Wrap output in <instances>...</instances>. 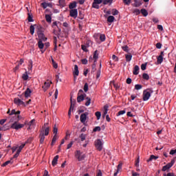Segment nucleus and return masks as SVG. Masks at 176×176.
<instances>
[{
	"instance_id": "1",
	"label": "nucleus",
	"mask_w": 176,
	"mask_h": 176,
	"mask_svg": "<svg viewBox=\"0 0 176 176\" xmlns=\"http://www.w3.org/2000/svg\"><path fill=\"white\" fill-rule=\"evenodd\" d=\"M152 93H153V89H147L143 91L142 95V100L143 101H148L149 98H151V96L152 95Z\"/></svg>"
},
{
	"instance_id": "2",
	"label": "nucleus",
	"mask_w": 176,
	"mask_h": 176,
	"mask_svg": "<svg viewBox=\"0 0 176 176\" xmlns=\"http://www.w3.org/2000/svg\"><path fill=\"white\" fill-rule=\"evenodd\" d=\"M58 22L54 21L52 23V28H54L53 30V34L56 35V36H58L61 32V28H58V25H57Z\"/></svg>"
},
{
	"instance_id": "3",
	"label": "nucleus",
	"mask_w": 176,
	"mask_h": 176,
	"mask_svg": "<svg viewBox=\"0 0 176 176\" xmlns=\"http://www.w3.org/2000/svg\"><path fill=\"white\" fill-rule=\"evenodd\" d=\"M86 94L83 92V89H80L78 93L77 102H82L87 98Z\"/></svg>"
},
{
	"instance_id": "4",
	"label": "nucleus",
	"mask_w": 176,
	"mask_h": 176,
	"mask_svg": "<svg viewBox=\"0 0 176 176\" xmlns=\"http://www.w3.org/2000/svg\"><path fill=\"white\" fill-rule=\"evenodd\" d=\"M25 124H25H20L19 123V121H15L11 124L10 129H12L13 130H20V129H23Z\"/></svg>"
},
{
	"instance_id": "5",
	"label": "nucleus",
	"mask_w": 176,
	"mask_h": 176,
	"mask_svg": "<svg viewBox=\"0 0 176 176\" xmlns=\"http://www.w3.org/2000/svg\"><path fill=\"white\" fill-rule=\"evenodd\" d=\"M75 157L78 162H82L86 157V155L83 154L80 150H77L75 152Z\"/></svg>"
},
{
	"instance_id": "6",
	"label": "nucleus",
	"mask_w": 176,
	"mask_h": 176,
	"mask_svg": "<svg viewBox=\"0 0 176 176\" xmlns=\"http://www.w3.org/2000/svg\"><path fill=\"white\" fill-rule=\"evenodd\" d=\"M46 124H48L45 123L41 130L40 131V134H39L40 144H43V142H45V130L43 129H45V127L46 126Z\"/></svg>"
},
{
	"instance_id": "7",
	"label": "nucleus",
	"mask_w": 176,
	"mask_h": 176,
	"mask_svg": "<svg viewBox=\"0 0 176 176\" xmlns=\"http://www.w3.org/2000/svg\"><path fill=\"white\" fill-rule=\"evenodd\" d=\"M102 145H104V144H102V141H101V140L98 139L95 141V146L99 152L102 151Z\"/></svg>"
},
{
	"instance_id": "8",
	"label": "nucleus",
	"mask_w": 176,
	"mask_h": 176,
	"mask_svg": "<svg viewBox=\"0 0 176 176\" xmlns=\"http://www.w3.org/2000/svg\"><path fill=\"white\" fill-rule=\"evenodd\" d=\"M14 104L16 105H18V107H27V104H25V102H24L23 100H21L19 98H15L14 99Z\"/></svg>"
},
{
	"instance_id": "9",
	"label": "nucleus",
	"mask_w": 176,
	"mask_h": 176,
	"mask_svg": "<svg viewBox=\"0 0 176 176\" xmlns=\"http://www.w3.org/2000/svg\"><path fill=\"white\" fill-rule=\"evenodd\" d=\"M87 116H89L88 112H85L80 115V120L81 123H83L84 124H85V123H86V120H87Z\"/></svg>"
},
{
	"instance_id": "10",
	"label": "nucleus",
	"mask_w": 176,
	"mask_h": 176,
	"mask_svg": "<svg viewBox=\"0 0 176 176\" xmlns=\"http://www.w3.org/2000/svg\"><path fill=\"white\" fill-rule=\"evenodd\" d=\"M69 16L70 17H73V19H76L78 17V9L70 10Z\"/></svg>"
},
{
	"instance_id": "11",
	"label": "nucleus",
	"mask_w": 176,
	"mask_h": 176,
	"mask_svg": "<svg viewBox=\"0 0 176 176\" xmlns=\"http://www.w3.org/2000/svg\"><path fill=\"white\" fill-rule=\"evenodd\" d=\"M73 75L74 78L76 76H79V67H78V65H74V71L73 72Z\"/></svg>"
},
{
	"instance_id": "12",
	"label": "nucleus",
	"mask_w": 176,
	"mask_h": 176,
	"mask_svg": "<svg viewBox=\"0 0 176 176\" xmlns=\"http://www.w3.org/2000/svg\"><path fill=\"white\" fill-rule=\"evenodd\" d=\"M51 83H52V82H50V81H47L44 83V85L42 87L44 91H46L47 90V89H49V87H50Z\"/></svg>"
},
{
	"instance_id": "13",
	"label": "nucleus",
	"mask_w": 176,
	"mask_h": 176,
	"mask_svg": "<svg viewBox=\"0 0 176 176\" xmlns=\"http://www.w3.org/2000/svg\"><path fill=\"white\" fill-rule=\"evenodd\" d=\"M58 157H59L58 155H56V156L54 157V159H53V160H52V164L53 167H54L55 166L57 165V162H58Z\"/></svg>"
},
{
	"instance_id": "14",
	"label": "nucleus",
	"mask_w": 176,
	"mask_h": 176,
	"mask_svg": "<svg viewBox=\"0 0 176 176\" xmlns=\"http://www.w3.org/2000/svg\"><path fill=\"white\" fill-rule=\"evenodd\" d=\"M31 93H32V91L30 90V89L27 88L26 90L25 91V97L26 98H28V97H30Z\"/></svg>"
},
{
	"instance_id": "15",
	"label": "nucleus",
	"mask_w": 176,
	"mask_h": 176,
	"mask_svg": "<svg viewBox=\"0 0 176 176\" xmlns=\"http://www.w3.org/2000/svg\"><path fill=\"white\" fill-rule=\"evenodd\" d=\"M133 74V75H138V74H140V67H138V65L134 67Z\"/></svg>"
},
{
	"instance_id": "16",
	"label": "nucleus",
	"mask_w": 176,
	"mask_h": 176,
	"mask_svg": "<svg viewBox=\"0 0 176 176\" xmlns=\"http://www.w3.org/2000/svg\"><path fill=\"white\" fill-rule=\"evenodd\" d=\"M159 159V157L155 156L154 155H151L148 160H146L147 163H149V162H152L153 160H157Z\"/></svg>"
},
{
	"instance_id": "17",
	"label": "nucleus",
	"mask_w": 176,
	"mask_h": 176,
	"mask_svg": "<svg viewBox=\"0 0 176 176\" xmlns=\"http://www.w3.org/2000/svg\"><path fill=\"white\" fill-rule=\"evenodd\" d=\"M47 124L45 125V126L44 127L43 130H44V135H49V133L50 131V127L47 126Z\"/></svg>"
},
{
	"instance_id": "18",
	"label": "nucleus",
	"mask_w": 176,
	"mask_h": 176,
	"mask_svg": "<svg viewBox=\"0 0 176 176\" xmlns=\"http://www.w3.org/2000/svg\"><path fill=\"white\" fill-rule=\"evenodd\" d=\"M76 5H77L76 1H73L69 3V8L71 9V10H72L75 9V8H76Z\"/></svg>"
},
{
	"instance_id": "19",
	"label": "nucleus",
	"mask_w": 176,
	"mask_h": 176,
	"mask_svg": "<svg viewBox=\"0 0 176 176\" xmlns=\"http://www.w3.org/2000/svg\"><path fill=\"white\" fill-rule=\"evenodd\" d=\"M108 108H109V106L108 104H106L104 106V113H103V118H105V116L107 113H108Z\"/></svg>"
},
{
	"instance_id": "20",
	"label": "nucleus",
	"mask_w": 176,
	"mask_h": 176,
	"mask_svg": "<svg viewBox=\"0 0 176 176\" xmlns=\"http://www.w3.org/2000/svg\"><path fill=\"white\" fill-rule=\"evenodd\" d=\"M106 38L105 34L99 33V39L100 42H105Z\"/></svg>"
},
{
	"instance_id": "21",
	"label": "nucleus",
	"mask_w": 176,
	"mask_h": 176,
	"mask_svg": "<svg viewBox=\"0 0 176 176\" xmlns=\"http://www.w3.org/2000/svg\"><path fill=\"white\" fill-rule=\"evenodd\" d=\"M125 58L126 61L129 63V61H131V58H133V55H131V54H125Z\"/></svg>"
},
{
	"instance_id": "22",
	"label": "nucleus",
	"mask_w": 176,
	"mask_h": 176,
	"mask_svg": "<svg viewBox=\"0 0 176 176\" xmlns=\"http://www.w3.org/2000/svg\"><path fill=\"white\" fill-rule=\"evenodd\" d=\"M58 138V136H57V135H54L52 142H51V146H53V145H54V144H56V142L57 141V139Z\"/></svg>"
},
{
	"instance_id": "23",
	"label": "nucleus",
	"mask_w": 176,
	"mask_h": 176,
	"mask_svg": "<svg viewBox=\"0 0 176 176\" xmlns=\"http://www.w3.org/2000/svg\"><path fill=\"white\" fill-rule=\"evenodd\" d=\"M70 102H71V106H70V109L68 111V115L69 116H71V110L74 109V102L72 101V97L70 98Z\"/></svg>"
},
{
	"instance_id": "24",
	"label": "nucleus",
	"mask_w": 176,
	"mask_h": 176,
	"mask_svg": "<svg viewBox=\"0 0 176 176\" xmlns=\"http://www.w3.org/2000/svg\"><path fill=\"white\" fill-rule=\"evenodd\" d=\"M94 63H96L97 61V60H98V51L96 50L94 52Z\"/></svg>"
},
{
	"instance_id": "25",
	"label": "nucleus",
	"mask_w": 176,
	"mask_h": 176,
	"mask_svg": "<svg viewBox=\"0 0 176 176\" xmlns=\"http://www.w3.org/2000/svg\"><path fill=\"white\" fill-rule=\"evenodd\" d=\"M86 102H85V107H89L90 104H91V98L87 97L85 98Z\"/></svg>"
},
{
	"instance_id": "26",
	"label": "nucleus",
	"mask_w": 176,
	"mask_h": 176,
	"mask_svg": "<svg viewBox=\"0 0 176 176\" xmlns=\"http://www.w3.org/2000/svg\"><path fill=\"white\" fill-rule=\"evenodd\" d=\"M140 13H142V14L144 16L146 17V16H148V11L145 9V8H142L140 10Z\"/></svg>"
},
{
	"instance_id": "27",
	"label": "nucleus",
	"mask_w": 176,
	"mask_h": 176,
	"mask_svg": "<svg viewBox=\"0 0 176 176\" xmlns=\"http://www.w3.org/2000/svg\"><path fill=\"white\" fill-rule=\"evenodd\" d=\"M134 5L135 6V8H138L140 6H141V5H142V3H141V1L140 0H134Z\"/></svg>"
},
{
	"instance_id": "28",
	"label": "nucleus",
	"mask_w": 176,
	"mask_h": 176,
	"mask_svg": "<svg viewBox=\"0 0 176 176\" xmlns=\"http://www.w3.org/2000/svg\"><path fill=\"white\" fill-rule=\"evenodd\" d=\"M108 23H113L115 21V16H109L107 18Z\"/></svg>"
},
{
	"instance_id": "29",
	"label": "nucleus",
	"mask_w": 176,
	"mask_h": 176,
	"mask_svg": "<svg viewBox=\"0 0 176 176\" xmlns=\"http://www.w3.org/2000/svg\"><path fill=\"white\" fill-rule=\"evenodd\" d=\"M45 20H46L47 23H52V16H50V14H46Z\"/></svg>"
},
{
	"instance_id": "30",
	"label": "nucleus",
	"mask_w": 176,
	"mask_h": 176,
	"mask_svg": "<svg viewBox=\"0 0 176 176\" xmlns=\"http://www.w3.org/2000/svg\"><path fill=\"white\" fill-rule=\"evenodd\" d=\"M170 168L171 166L168 164H167L162 167V171H167V170H170Z\"/></svg>"
},
{
	"instance_id": "31",
	"label": "nucleus",
	"mask_w": 176,
	"mask_h": 176,
	"mask_svg": "<svg viewBox=\"0 0 176 176\" xmlns=\"http://www.w3.org/2000/svg\"><path fill=\"white\" fill-rule=\"evenodd\" d=\"M30 30L31 35H34V33L35 32V26L34 25H31L30 27Z\"/></svg>"
},
{
	"instance_id": "32",
	"label": "nucleus",
	"mask_w": 176,
	"mask_h": 176,
	"mask_svg": "<svg viewBox=\"0 0 176 176\" xmlns=\"http://www.w3.org/2000/svg\"><path fill=\"white\" fill-rule=\"evenodd\" d=\"M22 79H23V80H28V72H25V74H23Z\"/></svg>"
},
{
	"instance_id": "33",
	"label": "nucleus",
	"mask_w": 176,
	"mask_h": 176,
	"mask_svg": "<svg viewBox=\"0 0 176 176\" xmlns=\"http://www.w3.org/2000/svg\"><path fill=\"white\" fill-rule=\"evenodd\" d=\"M83 90L85 93H87V91H89V84L87 82L85 83Z\"/></svg>"
},
{
	"instance_id": "34",
	"label": "nucleus",
	"mask_w": 176,
	"mask_h": 176,
	"mask_svg": "<svg viewBox=\"0 0 176 176\" xmlns=\"http://www.w3.org/2000/svg\"><path fill=\"white\" fill-rule=\"evenodd\" d=\"M157 62L158 64H162L163 63V56H157Z\"/></svg>"
},
{
	"instance_id": "35",
	"label": "nucleus",
	"mask_w": 176,
	"mask_h": 176,
	"mask_svg": "<svg viewBox=\"0 0 176 176\" xmlns=\"http://www.w3.org/2000/svg\"><path fill=\"white\" fill-rule=\"evenodd\" d=\"M58 2H59L60 6H61L62 8H65V5H66L65 0H59Z\"/></svg>"
},
{
	"instance_id": "36",
	"label": "nucleus",
	"mask_w": 176,
	"mask_h": 176,
	"mask_svg": "<svg viewBox=\"0 0 176 176\" xmlns=\"http://www.w3.org/2000/svg\"><path fill=\"white\" fill-rule=\"evenodd\" d=\"M28 63H29L28 69H29V71H32V67H33V65H32V63H33L32 60L30 59L28 60Z\"/></svg>"
},
{
	"instance_id": "37",
	"label": "nucleus",
	"mask_w": 176,
	"mask_h": 176,
	"mask_svg": "<svg viewBox=\"0 0 176 176\" xmlns=\"http://www.w3.org/2000/svg\"><path fill=\"white\" fill-rule=\"evenodd\" d=\"M27 144V142L24 144H22L19 147V149L16 151V152H19V153L21 152V151H23V148H24V146H25V144Z\"/></svg>"
},
{
	"instance_id": "38",
	"label": "nucleus",
	"mask_w": 176,
	"mask_h": 176,
	"mask_svg": "<svg viewBox=\"0 0 176 176\" xmlns=\"http://www.w3.org/2000/svg\"><path fill=\"white\" fill-rule=\"evenodd\" d=\"M111 14H113V16H118V14H119V11L116 9H113L111 10Z\"/></svg>"
},
{
	"instance_id": "39",
	"label": "nucleus",
	"mask_w": 176,
	"mask_h": 176,
	"mask_svg": "<svg viewBox=\"0 0 176 176\" xmlns=\"http://www.w3.org/2000/svg\"><path fill=\"white\" fill-rule=\"evenodd\" d=\"M52 65L54 67V68H55V69H57V68H58V65L57 64V63H56L54 61V59L52 58Z\"/></svg>"
},
{
	"instance_id": "40",
	"label": "nucleus",
	"mask_w": 176,
	"mask_h": 176,
	"mask_svg": "<svg viewBox=\"0 0 176 176\" xmlns=\"http://www.w3.org/2000/svg\"><path fill=\"white\" fill-rule=\"evenodd\" d=\"M142 78L145 80H149V75L146 73H144V74H142Z\"/></svg>"
},
{
	"instance_id": "41",
	"label": "nucleus",
	"mask_w": 176,
	"mask_h": 176,
	"mask_svg": "<svg viewBox=\"0 0 176 176\" xmlns=\"http://www.w3.org/2000/svg\"><path fill=\"white\" fill-rule=\"evenodd\" d=\"M94 38L96 41V42H98V39H100V33H95L94 35Z\"/></svg>"
},
{
	"instance_id": "42",
	"label": "nucleus",
	"mask_w": 176,
	"mask_h": 176,
	"mask_svg": "<svg viewBox=\"0 0 176 176\" xmlns=\"http://www.w3.org/2000/svg\"><path fill=\"white\" fill-rule=\"evenodd\" d=\"M95 115H96V118H97V120H100V119L101 118V112H100V111H96V112L95 113Z\"/></svg>"
},
{
	"instance_id": "43",
	"label": "nucleus",
	"mask_w": 176,
	"mask_h": 176,
	"mask_svg": "<svg viewBox=\"0 0 176 176\" xmlns=\"http://www.w3.org/2000/svg\"><path fill=\"white\" fill-rule=\"evenodd\" d=\"M98 5V3L94 1L92 3V8H94V9H100V6Z\"/></svg>"
},
{
	"instance_id": "44",
	"label": "nucleus",
	"mask_w": 176,
	"mask_h": 176,
	"mask_svg": "<svg viewBox=\"0 0 176 176\" xmlns=\"http://www.w3.org/2000/svg\"><path fill=\"white\" fill-rule=\"evenodd\" d=\"M135 167H140V155L138 156V158L135 160Z\"/></svg>"
},
{
	"instance_id": "45",
	"label": "nucleus",
	"mask_w": 176,
	"mask_h": 176,
	"mask_svg": "<svg viewBox=\"0 0 176 176\" xmlns=\"http://www.w3.org/2000/svg\"><path fill=\"white\" fill-rule=\"evenodd\" d=\"M53 133H54V135H57V133H58V129L57 128L56 124L54 126Z\"/></svg>"
},
{
	"instance_id": "46",
	"label": "nucleus",
	"mask_w": 176,
	"mask_h": 176,
	"mask_svg": "<svg viewBox=\"0 0 176 176\" xmlns=\"http://www.w3.org/2000/svg\"><path fill=\"white\" fill-rule=\"evenodd\" d=\"M124 113H126V110H121V111L118 112L116 116H120L122 115H124Z\"/></svg>"
},
{
	"instance_id": "47",
	"label": "nucleus",
	"mask_w": 176,
	"mask_h": 176,
	"mask_svg": "<svg viewBox=\"0 0 176 176\" xmlns=\"http://www.w3.org/2000/svg\"><path fill=\"white\" fill-rule=\"evenodd\" d=\"M113 1V0H104L103 5H108V3H110V5H111Z\"/></svg>"
},
{
	"instance_id": "48",
	"label": "nucleus",
	"mask_w": 176,
	"mask_h": 176,
	"mask_svg": "<svg viewBox=\"0 0 176 176\" xmlns=\"http://www.w3.org/2000/svg\"><path fill=\"white\" fill-rule=\"evenodd\" d=\"M135 90H141V89H142V85H141L140 84H136L135 85Z\"/></svg>"
},
{
	"instance_id": "49",
	"label": "nucleus",
	"mask_w": 176,
	"mask_h": 176,
	"mask_svg": "<svg viewBox=\"0 0 176 176\" xmlns=\"http://www.w3.org/2000/svg\"><path fill=\"white\" fill-rule=\"evenodd\" d=\"M133 13L134 14H135V16H138V14L141 13V11L139 9L136 8L133 10Z\"/></svg>"
},
{
	"instance_id": "50",
	"label": "nucleus",
	"mask_w": 176,
	"mask_h": 176,
	"mask_svg": "<svg viewBox=\"0 0 176 176\" xmlns=\"http://www.w3.org/2000/svg\"><path fill=\"white\" fill-rule=\"evenodd\" d=\"M45 45L43 44V43L42 42V41H38V47L40 49H43Z\"/></svg>"
},
{
	"instance_id": "51",
	"label": "nucleus",
	"mask_w": 176,
	"mask_h": 176,
	"mask_svg": "<svg viewBox=\"0 0 176 176\" xmlns=\"http://www.w3.org/2000/svg\"><path fill=\"white\" fill-rule=\"evenodd\" d=\"M10 163H12V161L8 160V161L4 162L1 166H2V167H6V166H8V164H10Z\"/></svg>"
},
{
	"instance_id": "52",
	"label": "nucleus",
	"mask_w": 176,
	"mask_h": 176,
	"mask_svg": "<svg viewBox=\"0 0 176 176\" xmlns=\"http://www.w3.org/2000/svg\"><path fill=\"white\" fill-rule=\"evenodd\" d=\"M122 50H124V52H126V53H129V46H127V45L122 46Z\"/></svg>"
},
{
	"instance_id": "53",
	"label": "nucleus",
	"mask_w": 176,
	"mask_h": 176,
	"mask_svg": "<svg viewBox=\"0 0 176 176\" xmlns=\"http://www.w3.org/2000/svg\"><path fill=\"white\" fill-rule=\"evenodd\" d=\"M93 131L96 133V131H101V127L100 126H96L94 129Z\"/></svg>"
},
{
	"instance_id": "54",
	"label": "nucleus",
	"mask_w": 176,
	"mask_h": 176,
	"mask_svg": "<svg viewBox=\"0 0 176 176\" xmlns=\"http://www.w3.org/2000/svg\"><path fill=\"white\" fill-rule=\"evenodd\" d=\"M83 19H85V16L83 15H80L78 18H77V21H78V23H80V20H83Z\"/></svg>"
},
{
	"instance_id": "55",
	"label": "nucleus",
	"mask_w": 176,
	"mask_h": 176,
	"mask_svg": "<svg viewBox=\"0 0 176 176\" xmlns=\"http://www.w3.org/2000/svg\"><path fill=\"white\" fill-rule=\"evenodd\" d=\"M81 49L84 52H89V50H87V47L85 45H81Z\"/></svg>"
},
{
	"instance_id": "56",
	"label": "nucleus",
	"mask_w": 176,
	"mask_h": 176,
	"mask_svg": "<svg viewBox=\"0 0 176 176\" xmlns=\"http://www.w3.org/2000/svg\"><path fill=\"white\" fill-rule=\"evenodd\" d=\"M80 138L81 141H85V140H86V135L82 133L80 135Z\"/></svg>"
},
{
	"instance_id": "57",
	"label": "nucleus",
	"mask_w": 176,
	"mask_h": 176,
	"mask_svg": "<svg viewBox=\"0 0 176 176\" xmlns=\"http://www.w3.org/2000/svg\"><path fill=\"white\" fill-rule=\"evenodd\" d=\"M83 108H85V107H80V109L78 110V113L79 115H80V113H83V112H85V109H83Z\"/></svg>"
},
{
	"instance_id": "58",
	"label": "nucleus",
	"mask_w": 176,
	"mask_h": 176,
	"mask_svg": "<svg viewBox=\"0 0 176 176\" xmlns=\"http://www.w3.org/2000/svg\"><path fill=\"white\" fill-rule=\"evenodd\" d=\"M78 30H80V31H82V30H83V25L82 23V22H78Z\"/></svg>"
},
{
	"instance_id": "59",
	"label": "nucleus",
	"mask_w": 176,
	"mask_h": 176,
	"mask_svg": "<svg viewBox=\"0 0 176 176\" xmlns=\"http://www.w3.org/2000/svg\"><path fill=\"white\" fill-rule=\"evenodd\" d=\"M112 60H114V61H119V58H118V56H116V55L113 54L112 56Z\"/></svg>"
},
{
	"instance_id": "60",
	"label": "nucleus",
	"mask_w": 176,
	"mask_h": 176,
	"mask_svg": "<svg viewBox=\"0 0 176 176\" xmlns=\"http://www.w3.org/2000/svg\"><path fill=\"white\" fill-rule=\"evenodd\" d=\"M141 69H142V71H145V69H146V63H145V64H142V65H141Z\"/></svg>"
},
{
	"instance_id": "61",
	"label": "nucleus",
	"mask_w": 176,
	"mask_h": 176,
	"mask_svg": "<svg viewBox=\"0 0 176 176\" xmlns=\"http://www.w3.org/2000/svg\"><path fill=\"white\" fill-rule=\"evenodd\" d=\"M41 6H43V9H46V8H47V3H46V2L42 3Z\"/></svg>"
},
{
	"instance_id": "62",
	"label": "nucleus",
	"mask_w": 176,
	"mask_h": 176,
	"mask_svg": "<svg viewBox=\"0 0 176 176\" xmlns=\"http://www.w3.org/2000/svg\"><path fill=\"white\" fill-rule=\"evenodd\" d=\"M164 176H176L174 173H168L167 174H164Z\"/></svg>"
},
{
	"instance_id": "63",
	"label": "nucleus",
	"mask_w": 176,
	"mask_h": 176,
	"mask_svg": "<svg viewBox=\"0 0 176 176\" xmlns=\"http://www.w3.org/2000/svg\"><path fill=\"white\" fill-rule=\"evenodd\" d=\"M81 63L82 64H84V65H86V64H87V59L86 58L82 59Z\"/></svg>"
},
{
	"instance_id": "64",
	"label": "nucleus",
	"mask_w": 176,
	"mask_h": 176,
	"mask_svg": "<svg viewBox=\"0 0 176 176\" xmlns=\"http://www.w3.org/2000/svg\"><path fill=\"white\" fill-rule=\"evenodd\" d=\"M175 163V160H172L170 163H168V164L171 167L172 166H174Z\"/></svg>"
}]
</instances>
